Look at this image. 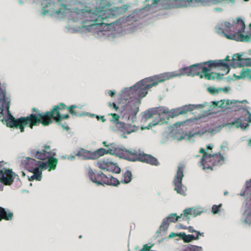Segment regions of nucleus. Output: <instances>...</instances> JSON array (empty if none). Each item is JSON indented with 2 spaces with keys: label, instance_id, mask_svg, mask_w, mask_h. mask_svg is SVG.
<instances>
[{
  "label": "nucleus",
  "instance_id": "1",
  "mask_svg": "<svg viewBox=\"0 0 251 251\" xmlns=\"http://www.w3.org/2000/svg\"><path fill=\"white\" fill-rule=\"evenodd\" d=\"M139 107L137 105H127L124 111L122 118L128 122L125 123L119 121L120 116L116 113H111L109 115L112 116V119L111 121L113 122L115 125V127H111V129L115 131H121L124 134H129L132 132H135L138 127L135 125H132L134 123L136 119V115L139 112Z\"/></svg>",
  "mask_w": 251,
  "mask_h": 251
},
{
  "label": "nucleus",
  "instance_id": "2",
  "mask_svg": "<svg viewBox=\"0 0 251 251\" xmlns=\"http://www.w3.org/2000/svg\"><path fill=\"white\" fill-rule=\"evenodd\" d=\"M30 153L32 157L44 160L40 164L41 170L48 169L49 171H51L56 169L58 160L55 157L56 151L54 150L51 151L50 146L45 145L44 149L41 151L32 150Z\"/></svg>",
  "mask_w": 251,
  "mask_h": 251
},
{
  "label": "nucleus",
  "instance_id": "3",
  "mask_svg": "<svg viewBox=\"0 0 251 251\" xmlns=\"http://www.w3.org/2000/svg\"><path fill=\"white\" fill-rule=\"evenodd\" d=\"M40 117V112H38V113H32L25 117L14 118L13 119L12 123L8 125V127L19 128L21 132H24L25 126H26L32 129L33 126H38L40 124L44 126H48L52 122L50 118H48L47 120H41Z\"/></svg>",
  "mask_w": 251,
  "mask_h": 251
},
{
  "label": "nucleus",
  "instance_id": "4",
  "mask_svg": "<svg viewBox=\"0 0 251 251\" xmlns=\"http://www.w3.org/2000/svg\"><path fill=\"white\" fill-rule=\"evenodd\" d=\"M147 80L142 79L130 88H125L121 92V98L125 100L134 99L140 101L148 93V89L145 83Z\"/></svg>",
  "mask_w": 251,
  "mask_h": 251
},
{
  "label": "nucleus",
  "instance_id": "5",
  "mask_svg": "<svg viewBox=\"0 0 251 251\" xmlns=\"http://www.w3.org/2000/svg\"><path fill=\"white\" fill-rule=\"evenodd\" d=\"M108 0H101L100 5V11L103 14V19L116 18L125 13L130 7V4L127 3L121 7L110 8L111 3Z\"/></svg>",
  "mask_w": 251,
  "mask_h": 251
},
{
  "label": "nucleus",
  "instance_id": "6",
  "mask_svg": "<svg viewBox=\"0 0 251 251\" xmlns=\"http://www.w3.org/2000/svg\"><path fill=\"white\" fill-rule=\"evenodd\" d=\"M152 109H154L155 115H158L159 120L157 119L155 120H153L152 123H150L148 126L145 128L146 129H149L150 127L157 125H162L164 124H167L170 118H172L171 115L173 114H172L173 109L169 110L168 107L165 106H159L152 108Z\"/></svg>",
  "mask_w": 251,
  "mask_h": 251
},
{
  "label": "nucleus",
  "instance_id": "7",
  "mask_svg": "<svg viewBox=\"0 0 251 251\" xmlns=\"http://www.w3.org/2000/svg\"><path fill=\"white\" fill-rule=\"evenodd\" d=\"M137 14V12L134 11L133 13L130 14L128 16L122 17L108 24L107 26L108 30L106 31L104 34L109 36L110 34H111L110 33L111 30L122 28L123 24L127 23L128 22L132 24L133 22L138 21V17Z\"/></svg>",
  "mask_w": 251,
  "mask_h": 251
},
{
  "label": "nucleus",
  "instance_id": "8",
  "mask_svg": "<svg viewBox=\"0 0 251 251\" xmlns=\"http://www.w3.org/2000/svg\"><path fill=\"white\" fill-rule=\"evenodd\" d=\"M176 72H166L151 77L146 78L147 81L145 82L146 87L148 90L153 86L157 85L159 83L163 82L166 80L177 77Z\"/></svg>",
  "mask_w": 251,
  "mask_h": 251
},
{
  "label": "nucleus",
  "instance_id": "9",
  "mask_svg": "<svg viewBox=\"0 0 251 251\" xmlns=\"http://www.w3.org/2000/svg\"><path fill=\"white\" fill-rule=\"evenodd\" d=\"M184 166L180 165L177 168V173L175 176L173 181V184L175 186V190L176 192L183 196L186 195V191L187 190L186 187L182 184V180L184 176L183 171Z\"/></svg>",
  "mask_w": 251,
  "mask_h": 251
},
{
  "label": "nucleus",
  "instance_id": "10",
  "mask_svg": "<svg viewBox=\"0 0 251 251\" xmlns=\"http://www.w3.org/2000/svg\"><path fill=\"white\" fill-rule=\"evenodd\" d=\"M207 104V102H205L203 104H188L185 105L181 107H178L176 109H173L171 116L174 118L179 115L187 114V112H192L195 109H201L203 108Z\"/></svg>",
  "mask_w": 251,
  "mask_h": 251
},
{
  "label": "nucleus",
  "instance_id": "11",
  "mask_svg": "<svg viewBox=\"0 0 251 251\" xmlns=\"http://www.w3.org/2000/svg\"><path fill=\"white\" fill-rule=\"evenodd\" d=\"M178 221V216L176 213H172L163 220L161 225L156 234L159 235L161 231L166 233L168 229L170 223H176Z\"/></svg>",
  "mask_w": 251,
  "mask_h": 251
},
{
  "label": "nucleus",
  "instance_id": "12",
  "mask_svg": "<svg viewBox=\"0 0 251 251\" xmlns=\"http://www.w3.org/2000/svg\"><path fill=\"white\" fill-rule=\"evenodd\" d=\"M42 163L40 161H37L35 159L27 157L23 161V164L25 168L29 172L35 171L41 169L40 164Z\"/></svg>",
  "mask_w": 251,
  "mask_h": 251
},
{
  "label": "nucleus",
  "instance_id": "13",
  "mask_svg": "<svg viewBox=\"0 0 251 251\" xmlns=\"http://www.w3.org/2000/svg\"><path fill=\"white\" fill-rule=\"evenodd\" d=\"M89 176L90 179L95 183L97 185H103V183L105 178V175H104L101 172H100L97 173H94L92 170L89 171Z\"/></svg>",
  "mask_w": 251,
  "mask_h": 251
},
{
  "label": "nucleus",
  "instance_id": "14",
  "mask_svg": "<svg viewBox=\"0 0 251 251\" xmlns=\"http://www.w3.org/2000/svg\"><path fill=\"white\" fill-rule=\"evenodd\" d=\"M139 161L149 164L151 165L158 166L159 162L158 160L151 154H146L144 152L139 153Z\"/></svg>",
  "mask_w": 251,
  "mask_h": 251
},
{
  "label": "nucleus",
  "instance_id": "15",
  "mask_svg": "<svg viewBox=\"0 0 251 251\" xmlns=\"http://www.w3.org/2000/svg\"><path fill=\"white\" fill-rule=\"evenodd\" d=\"M205 63L201 62L191 65L190 70L188 72L187 76L194 77L196 75L199 76L201 78H203V75L201 74V65H205Z\"/></svg>",
  "mask_w": 251,
  "mask_h": 251
},
{
  "label": "nucleus",
  "instance_id": "16",
  "mask_svg": "<svg viewBox=\"0 0 251 251\" xmlns=\"http://www.w3.org/2000/svg\"><path fill=\"white\" fill-rule=\"evenodd\" d=\"M76 156L81 157L83 159L95 160L93 151L81 149L76 154Z\"/></svg>",
  "mask_w": 251,
  "mask_h": 251
},
{
  "label": "nucleus",
  "instance_id": "17",
  "mask_svg": "<svg viewBox=\"0 0 251 251\" xmlns=\"http://www.w3.org/2000/svg\"><path fill=\"white\" fill-rule=\"evenodd\" d=\"M13 217V213L7 209L0 206V221L11 220Z\"/></svg>",
  "mask_w": 251,
  "mask_h": 251
},
{
  "label": "nucleus",
  "instance_id": "18",
  "mask_svg": "<svg viewBox=\"0 0 251 251\" xmlns=\"http://www.w3.org/2000/svg\"><path fill=\"white\" fill-rule=\"evenodd\" d=\"M11 172H12L11 169H6L5 168L3 169H0V182L1 183L9 184L11 182V180L6 177L9 173Z\"/></svg>",
  "mask_w": 251,
  "mask_h": 251
},
{
  "label": "nucleus",
  "instance_id": "19",
  "mask_svg": "<svg viewBox=\"0 0 251 251\" xmlns=\"http://www.w3.org/2000/svg\"><path fill=\"white\" fill-rule=\"evenodd\" d=\"M120 183L121 181H119L117 178L114 177L113 176L109 175L108 176H105V178H104L103 185L105 184L107 185L117 186Z\"/></svg>",
  "mask_w": 251,
  "mask_h": 251
},
{
  "label": "nucleus",
  "instance_id": "20",
  "mask_svg": "<svg viewBox=\"0 0 251 251\" xmlns=\"http://www.w3.org/2000/svg\"><path fill=\"white\" fill-rule=\"evenodd\" d=\"M223 61L220 60H209L207 61L204 62V63H205V64H208V67L210 68H212L213 67L216 68L218 67H227L228 64H225L222 63Z\"/></svg>",
  "mask_w": 251,
  "mask_h": 251
},
{
  "label": "nucleus",
  "instance_id": "21",
  "mask_svg": "<svg viewBox=\"0 0 251 251\" xmlns=\"http://www.w3.org/2000/svg\"><path fill=\"white\" fill-rule=\"evenodd\" d=\"M183 212H184V214H187V215L190 217L191 219V218L196 217L197 216L201 215V214L203 212V211H198L197 209L192 207L189 208H186L183 210Z\"/></svg>",
  "mask_w": 251,
  "mask_h": 251
},
{
  "label": "nucleus",
  "instance_id": "22",
  "mask_svg": "<svg viewBox=\"0 0 251 251\" xmlns=\"http://www.w3.org/2000/svg\"><path fill=\"white\" fill-rule=\"evenodd\" d=\"M238 37L236 38L235 35H231V36L233 37L234 40H235L237 41L241 42H251V36L250 35H246L245 36L244 34L242 33L241 30H238L237 32Z\"/></svg>",
  "mask_w": 251,
  "mask_h": 251
},
{
  "label": "nucleus",
  "instance_id": "23",
  "mask_svg": "<svg viewBox=\"0 0 251 251\" xmlns=\"http://www.w3.org/2000/svg\"><path fill=\"white\" fill-rule=\"evenodd\" d=\"M175 1H180L181 6H183V2L186 1H188L191 5H195L196 4H201V5H206L209 3V0H174Z\"/></svg>",
  "mask_w": 251,
  "mask_h": 251
},
{
  "label": "nucleus",
  "instance_id": "24",
  "mask_svg": "<svg viewBox=\"0 0 251 251\" xmlns=\"http://www.w3.org/2000/svg\"><path fill=\"white\" fill-rule=\"evenodd\" d=\"M180 239H182L185 243H190L194 240H198L199 237L195 236L192 234L186 235L185 232H180Z\"/></svg>",
  "mask_w": 251,
  "mask_h": 251
},
{
  "label": "nucleus",
  "instance_id": "25",
  "mask_svg": "<svg viewBox=\"0 0 251 251\" xmlns=\"http://www.w3.org/2000/svg\"><path fill=\"white\" fill-rule=\"evenodd\" d=\"M224 26L223 22L218 24L215 27L216 32L220 34L224 35V36L228 39H234L230 35H229L224 32V30H226Z\"/></svg>",
  "mask_w": 251,
  "mask_h": 251
},
{
  "label": "nucleus",
  "instance_id": "26",
  "mask_svg": "<svg viewBox=\"0 0 251 251\" xmlns=\"http://www.w3.org/2000/svg\"><path fill=\"white\" fill-rule=\"evenodd\" d=\"M132 175L130 171L127 170L123 174L122 179L121 183L128 184L132 180Z\"/></svg>",
  "mask_w": 251,
  "mask_h": 251
},
{
  "label": "nucleus",
  "instance_id": "27",
  "mask_svg": "<svg viewBox=\"0 0 251 251\" xmlns=\"http://www.w3.org/2000/svg\"><path fill=\"white\" fill-rule=\"evenodd\" d=\"M110 163H112V162L106 160V158H103L97 162V165L101 170L106 171Z\"/></svg>",
  "mask_w": 251,
  "mask_h": 251
},
{
  "label": "nucleus",
  "instance_id": "28",
  "mask_svg": "<svg viewBox=\"0 0 251 251\" xmlns=\"http://www.w3.org/2000/svg\"><path fill=\"white\" fill-rule=\"evenodd\" d=\"M226 100L225 99L221 100L219 101H212L210 102V103L213 104L215 105L216 107L221 108H226V109H230V107L227 106L226 104Z\"/></svg>",
  "mask_w": 251,
  "mask_h": 251
},
{
  "label": "nucleus",
  "instance_id": "29",
  "mask_svg": "<svg viewBox=\"0 0 251 251\" xmlns=\"http://www.w3.org/2000/svg\"><path fill=\"white\" fill-rule=\"evenodd\" d=\"M31 173H33L34 174L30 177L28 176V180L30 181H32L34 179H36L38 181H40L42 178V173L40 170L35 171H32Z\"/></svg>",
  "mask_w": 251,
  "mask_h": 251
},
{
  "label": "nucleus",
  "instance_id": "30",
  "mask_svg": "<svg viewBox=\"0 0 251 251\" xmlns=\"http://www.w3.org/2000/svg\"><path fill=\"white\" fill-rule=\"evenodd\" d=\"M62 109L60 107L59 105H57L56 106H54L51 110V113L52 115H55L54 112H56V116H55V121L57 123H58L59 122L61 121V119L60 118V111Z\"/></svg>",
  "mask_w": 251,
  "mask_h": 251
},
{
  "label": "nucleus",
  "instance_id": "31",
  "mask_svg": "<svg viewBox=\"0 0 251 251\" xmlns=\"http://www.w3.org/2000/svg\"><path fill=\"white\" fill-rule=\"evenodd\" d=\"M108 146L107 149L108 150V151L110 152V155H118L117 145L113 143L108 144Z\"/></svg>",
  "mask_w": 251,
  "mask_h": 251
},
{
  "label": "nucleus",
  "instance_id": "32",
  "mask_svg": "<svg viewBox=\"0 0 251 251\" xmlns=\"http://www.w3.org/2000/svg\"><path fill=\"white\" fill-rule=\"evenodd\" d=\"M171 136L174 139L181 141L184 139V137L180 135V133L176 129H173L171 132Z\"/></svg>",
  "mask_w": 251,
  "mask_h": 251
},
{
  "label": "nucleus",
  "instance_id": "33",
  "mask_svg": "<svg viewBox=\"0 0 251 251\" xmlns=\"http://www.w3.org/2000/svg\"><path fill=\"white\" fill-rule=\"evenodd\" d=\"M40 117H41V119H45L47 120L48 118H51L55 120V117L54 115H52L51 111H47L45 113L40 112Z\"/></svg>",
  "mask_w": 251,
  "mask_h": 251
},
{
  "label": "nucleus",
  "instance_id": "34",
  "mask_svg": "<svg viewBox=\"0 0 251 251\" xmlns=\"http://www.w3.org/2000/svg\"><path fill=\"white\" fill-rule=\"evenodd\" d=\"M7 178H9L11 180V182H9V184H7V183H3L4 184L6 185H10L12 184L13 181V180L14 179H16V180L17 181H20V178H19V176L18 175H17L15 173L13 172V171L12 170V172L11 173H9L8 175L7 176Z\"/></svg>",
  "mask_w": 251,
  "mask_h": 251
},
{
  "label": "nucleus",
  "instance_id": "35",
  "mask_svg": "<svg viewBox=\"0 0 251 251\" xmlns=\"http://www.w3.org/2000/svg\"><path fill=\"white\" fill-rule=\"evenodd\" d=\"M159 1V0H153L152 4H149L143 7L139 10V12H141L143 11H145L147 12H148L153 6L157 5Z\"/></svg>",
  "mask_w": 251,
  "mask_h": 251
},
{
  "label": "nucleus",
  "instance_id": "36",
  "mask_svg": "<svg viewBox=\"0 0 251 251\" xmlns=\"http://www.w3.org/2000/svg\"><path fill=\"white\" fill-rule=\"evenodd\" d=\"M245 223L247 225L251 224V211L246 210L243 215Z\"/></svg>",
  "mask_w": 251,
  "mask_h": 251
},
{
  "label": "nucleus",
  "instance_id": "37",
  "mask_svg": "<svg viewBox=\"0 0 251 251\" xmlns=\"http://www.w3.org/2000/svg\"><path fill=\"white\" fill-rule=\"evenodd\" d=\"M190 70V67H185L182 68H180L178 70V72L179 73L176 72L177 77H181V76H184L186 75L187 76L188 72Z\"/></svg>",
  "mask_w": 251,
  "mask_h": 251
},
{
  "label": "nucleus",
  "instance_id": "38",
  "mask_svg": "<svg viewBox=\"0 0 251 251\" xmlns=\"http://www.w3.org/2000/svg\"><path fill=\"white\" fill-rule=\"evenodd\" d=\"M62 11V9L61 8H59L58 9L56 10H52L51 11H50L49 10L47 9L45 10L44 12L42 13V15L43 16L46 15L48 13L49 14L50 16L52 17L54 15H57L59 14H61Z\"/></svg>",
  "mask_w": 251,
  "mask_h": 251
},
{
  "label": "nucleus",
  "instance_id": "39",
  "mask_svg": "<svg viewBox=\"0 0 251 251\" xmlns=\"http://www.w3.org/2000/svg\"><path fill=\"white\" fill-rule=\"evenodd\" d=\"M154 111V109L152 108L148 109L143 113V117L146 120L151 118L153 115H155Z\"/></svg>",
  "mask_w": 251,
  "mask_h": 251
},
{
  "label": "nucleus",
  "instance_id": "40",
  "mask_svg": "<svg viewBox=\"0 0 251 251\" xmlns=\"http://www.w3.org/2000/svg\"><path fill=\"white\" fill-rule=\"evenodd\" d=\"M183 251H203V249L201 247L189 244Z\"/></svg>",
  "mask_w": 251,
  "mask_h": 251
},
{
  "label": "nucleus",
  "instance_id": "41",
  "mask_svg": "<svg viewBox=\"0 0 251 251\" xmlns=\"http://www.w3.org/2000/svg\"><path fill=\"white\" fill-rule=\"evenodd\" d=\"M246 75L245 69H243L240 75H237L236 74L233 75V76L235 78H232V80L235 81L236 79H244L246 77Z\"/></svg>",
  "mask_w": 251,
  "mask_h": 251
},
{
  "label": "nucleus",
  "instance_id": "42",
  "mask_svg": "<svg viewBox=\"0 0 251 251\" xmlns=\"http://www.w3.org/2000/svg\"><path fill=\"white\" fill-rule=\"evenodd\" d=\"M94 156L95 159H97L100 157L104 155L103 148H100L96 151H93Z\"/></svg>",
  "mask_w": 251,
  "mask_h": 251
},
{
  "label": "nucleus",
  "instance_id": "43",
  "mask_svg": "<svg viewBox=\"0 0 251 251\" xmlns=\"http://www.w3.org/2000/svg\"><path fill=\"white\" fill-rule=\"evenodd\" d=\"M207 90L209 93L214 96H217L219 93L218 88H217L214 86L208 87L207 88Z\"/></svg>",
  "mask_w": 251,
  "mask_h": 251
},
{
  "label": "nucleus",
  "instance_id": "44",
  "mask_svg": "<svg viewBox=\"0 0 251 251\" xmlns=\"http://www.w3.org/2000/svg\"><path fill=\"white\" fill-rule=\"evenodd\" d=\"M217 156H218V154L217 153H214L212 154L210 153H205L204 155H203V156L201 158L200 162V164H203V161H204L205 158H211L213 157H215Z\"/></svg>",
  "mask_w": 251,
  "mask_h": 251
},
{
  "label": "nucleus",
  "instance_id": "45",
  "mask_svg": "<svg viewBox=\"0 0 251 251\" xmlns=\"http://www.w3.org/2000/svg\"><path fill=\"white\" fill-rule=\"evenodd\" d=\"M226 100V104L227 106L230 107V109L234 107L233 104H235L236 103H238V100H229L228 99H225Z\"/></svg>",
  "mask_w": 251,
  "mask_h": 251
},
{
  "label": "nucleus",
  "instance_id": "46",
  "mask_svg": "<svg viewBox=\"0 0 251 251\" xmlns=\"http://www.w3.org/2000/svg\"><path fill=\"white\" fill-rule=\"evenodd\" d=\"M244 55L243 53L234 54L232 56V61L238 60V61H243L244 59L241 58V56Z\"/></svg>",
  "mask_w": 251,
  "mask_h": 251
},
{
  "label": "nucleus",
  "instance_id": "47",
  "mask_svg": "<svg viewBox=\"0 0 251 251\" xmlns=\"http://www.w3.org/2000/svg\"><path fill=\"white\" fill-rule=\"evenodd\" d=\"M195 135H201V133L199 131H198V132H195L194 133L190 132L189 133L188 135H187L186 134H185V135H186L188 137V140L189 142H191L192 143H193L194 142V139L191 140V138L192 137H193Z\"/></svg>",
  "mask_w": 251,
  "mask_h": 251
},
{
  "label": "nucleus",
  "instance_id": "48",
  "mask_svg": "<svg viewBox=\"0 0 251 251\" xmlns=\"http://www.w3.org/2000/svg\"><path fill=\"white\" fill-rule=\"evenodd\" d=\"M222 205V204H220L219 205H213L212 207V212L214 214H218L220 211V207H221Z\"/></svg>",
  "mask_w": 251,
  "mask_h": 251
},
{
  "label": "nucleus",
  "instance_id": "49",
  "mask_svg": "<svg viewBox=\"0 0 251 251\" xmlns=\"http://www.w3.org/2000/svg\"><path fill=\"white\" fill-rule=\"evenodd\" d=\"M249 126V124L248 123H243L240 122L238 125L236 126V128H238L239 127L241 128L242 130H246L248 128Z\"/></svg>",
  "mask_w": 251,
  "mask_h": 251
},
{
  "label": "nucleus",
  "instance_id": "50",
  "mask_svg": "<svg viewBox=\"0 0 251 251\" xmlns=\"http://www.w3.org/2000/svg\"><path fill=\"white\" fill-rule=\"evenodd\" d=\"M179 219H182L183 221H187L189 222L190 220V217L187 215V214H181L179 216H178V220Z\"/></svg>",
  "mask_w": 251,
  "mask_h": 251
},
{
  "label": "nucleus",
  "instance_id": "51",
  "mask_svg": "<svg viewBox=\"0 0 251 251\" xmlns=\"http://www.w3.org/2000/svg\"><path fill=\"white\" fill-rule=\"evenodd\" d=\"M154 246L153 244H151V246H148L147 244L144 245L141 250L139 251H153L151 250V248Z\"/></svg>",
  "mask_w": 251,
  "mask_h": 251
},
{
  "label": "nucleus",
  "instance_id": "52",
  "mask_svg": "<svg viewBox=\"0 0 251 251\" xmlns=\"http://www.w3.org/2000/svg\"><path fill=\"white\" fill-rule=\"evenodd\" d=\"M249 109H250V107H249V106H246L245 107H242V106L241 105H238L236 106V108L234 110V111H239L240 110H242L243 111H246L247 113H248V111H249Z\"/></svg>",
  "mask_w": 251,
  "mask_h": 251
},
{
  "label": "nucleus",
  "instance_id": "53",
  "mask_svg": "<svg viewBox=\"0 0 251 251\" xmlns=\"http://www.w3.org/2000/svg\"><path fill=\"white\" fill-rule=\"evenodd\" d=\"M121 172V168L118 166L117 163L113 165V173L120 174Z\"/></svg>",
  "mask_w": 251,
  "mask_h": 251
},
{
  "label": "nucleus",
  "instance_id": "54",
  "mask_svg": "<svg viewBox=\"0 0 251 251\" xmlns=\"http://www.w3.org/2000/svg\"><path fill=\"white\" fill-rule=\"evenodd\" d=\"M211 68H208L205 66H204V65H201V71H202V73H203V75L204 76L205 75L209 73V72L210 71Z\"/></svg>",
  "mask_w": 251,
  "mask_h": 251
},
{
  "label": "nucleus",
  "instance_id": "55",
  "mask_svg": "<svg viewBox=\"0 0 251 251\" xmlns=\"http://www.w3.org/2000/svg\"><path fill=\"white\" fill-rule=\"evenodd\" d=\"M237 21L238 24H241V29L244 31L246 27L245 22L244 21V20L241 18L238 17L237 18Z\"/></svg>",
  "mask_w": 251,
  "mask_h": 251
},
{
  "label": "nucleus",
  "instance_id": "56",
  "mask_svg": "<svg viewBox=\"0 0 251 251\" xmlns=\"http://www.w3.org/2000/svg\"><path fill=\"white\" fill-rule=\"evenodd\" d=\"M216 107V106L215 105L210 103L209 109L207 110L209 112V113H208L209 115H213V114L217 113V112H213L212 111Z\"/></svg>",
  "mask_w": 251,
  "mask_h": 251
},
{
  "label": "nucleus",
  "instance_id": "57",
  "mask_svg": "<svg viewBox=\"0 0 251 251\" xmlns=\"http://www.w3.org/2000/svg\"><path fill=\"white\" fill-rule=\"evenodd\" d=\"M231 88L229 86H226V87L224 88L219 87L218 88L219 92L220 91H223L225 93H229V90H230Z\"/></svg>",
  "mask_w": 251,
  "mask_h": 251
},
{
  "label": "nucleus",
  "instance_id": "58",
  "mask_svg": "<svg viewBox=\"0 0 251 251\" xmlns=\"http://www.w3.org/2000/svg\"><path fill=\"white\" fill-rule=\"evenodd\" d=\"M136 155V157H127V158H126V160L129 161H132V162L139 161V159H138L139 154L137 153V154Z\"/></svg>",
  "mask_w": 251,
  "mask_h": 251
},
{
  "label": "nucleus",
  "instance_id": "59",
  "mask_svg": "<svg viewBox=\"0 0 251 251\" xmlns=\"http://www.w3.org/2000/svg\"><path fill=\"white\" fill-rule=\"evenodd\" d=\"M242 120L241 118H238L237 120L230 123L232 127H236L237 125L240 123V121Z\"/></svg>",
  "mask_w": 251,
  "mask_h": 251
},
{
  "label": "nucleus",
  "instance_id": "60",
  "mask_svg": "<svg viewBox=\"0 0 251 251\" xmlns=\"http://www.w3.org/2000/svg\"><path fill=\"white\" fill-rule=\"evenodd\" d=\"M188 121V120H186V121H185L184 122H176L175 125H174L173 126V129H176L177 128V127L178 126H180L182 125H183V124L187 122Z\"/></svg>",
  "mask_w": 251,
  "mask_h": 251
},
{
  "label": "nucleus",
  "instance_id": "61",
  "mask_svg": "<svg viewBox=\"0 0 251 251\" xmlns=\"http://www.w3.org/2000/svg\"><path fill=\"white\" fill-rule=\"evenodd\" d=\"M212 74H214L216 75V79L220 80L223 78L224 74L217 73L215 72H212Z\"/></svg>",
  "mask_w": 251,
  "mask_h": 251
},
{
  "label": "nucleus",
  "instance_id": "62",
  "mask_svg": "<svg viewBox=\"0 0 251 251\" xmlns=\"http://www.w3.org/2000/svg\"><path fill=\"white\" fill-rule=\"evenodd\" d=\"M176 236H179V238L180 239V233H175V232H172L170 235L167 238V239H170L174 238Z\"/></svg>",
  "mask_w": 251,
  "mask_h": 251
},
{
  "label": "nucleus",
  "instance_id": "63",
  "mask_svg": "<svg viewBox=\"0 0 251 251\" xmlns=\"http://www.w3.org/2000/svg\"><path fill=\"white\" fill-rule=\"evenodd\" d=\"M213 74H207L205 75L204 76L205 78H206L208 80H215V78L214 75H212Z\"/></svg>",
  "mask_w": 251,
  "mask_h": 251
},
{
  "label": "nucleus",
  "instance_id": "64",
  "mask_svg": "<svg viewBox=\"0 0 251 251\" xmlns=\"http://www.w3.org/2000/svg\"><path fill=\"white\" fill-rule=\"evenodd\" d=\"M245 72L246 75L250 78H251V69L247 68L245 69Z\"/></svg>",
  "mask_w": 251,
  "mask_h": 251
}]
</instances>
